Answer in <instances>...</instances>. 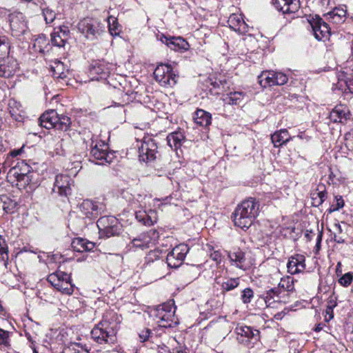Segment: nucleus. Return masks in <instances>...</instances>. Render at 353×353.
<instances>
[{
    "label": "nucleus",
    "instance_id": "obj_1",
    "mask_svg": "<svg viewBox=\"0 0 353 353\" xmlns=\"http://www.w3.org/2000/svg\"><path fill=\"white\" fill-rule=\"evenodd\" d=\"M259 212V204L254 198L244 200L238 205L232 214L234 225L243 230H248L254 223Z\"/></svg>",
    "mask_w": 353,
    "mask_h": 353
},
{
    "label": "nucleus",
    "instance_id": "obj_2",
    "mask_svg": "<svg viewBox=\"0 0 353 353\" xmlns=\"http://www.w3.org/2000/svg\"><path fill=\"white\" fill-rule=\"evenodd\" d=\"M79 209L81 214L76 216L75 219L70 214L71 224L77 230L84 228L97 218L99 214H102L105 211V207L102 203L85 199L80 204Z\"/></svg>",
    "mask_w": 353,
    "mask_h": 353
},
{
    "label": "nucleus",
    "instance_id": "obj_3",
    "mask_svg": "<svg viewBox=\"0 0 353 353\" xmlns=\"http://www.w3.org/2000/svg\"><path fill=\"white\" fill-rule=\"evenodd\" d=\"M112 311H107L102 320L91 331L92 339L99 344H114L117 341L116 332L110 326V320L114 316Z\"/></svg>",
    "mask_w": 353,
    "mask_h": 353
},
{
    "label": "nucleus",
    "instance_id": "obj_4",
    "mask_svg": "<svg viewBox=\"0 0 353 353\" xmlns=\"http://www.w3.org/2000/svg\"><path fill=\"white\" fill-rule=\"evenodd\" d=\"M39 125L46 129L56 128L68 130L71 125V119L66 115H59L54 110L44 112L39 119Z\"/></svg>",
    "mask_w": 353,
    "mask_h": 353
},
{
    "label": "nucleus",
    "instance_id": "obj_5",
    "mask_svg": "<svg viewBox=\"0 0 353 353\" xmlns=\"http://www.w3.org/2000/svg\"><path fill=\"white\" fill-rule=\"evenodd\" d=\"M137 148L139 159L142 162H152L159 154L157 142L151 136H145L140 141H137Z\"/></svg>",
    "mask_w": 353,
    "mask_h": 353
},
{
    "label": "nucleus",
    "instance_id": "obj_6",
    "mask_svg": "<svg viewBox=\"0 0 353 353\" xmlns=\"http://www.w3.org/2000/svg\"><path fill=\"white\" fill-rule=\"evenodd\" d=\"M97 225L101 237L110 238L118 236L122 230L119 220L113 216H103L100 217Z\"/></svg>",
    "mask_w": 353,
    "mask_h": 353
},
{
    "label": "nucleus",
    "instance_id": "obj_7",
    "mask_svg": "<svg viewBox=\"0 0 353 353\" xmlns=\"http://www.w3.org/2000/svg\"><path fill=\"white\" fill-rule=\"evenodd\" d=\"M79 31L88 39L94 40L104 32V26L97 19L84 18L77 25Z\"/></svg>",
    "mask_w": 353,
    "mask_h": 353
},
{
    "label": "nucleus",
    "instance_id": "obj_8",
    "mask_svg": "<svg viewBox=\"0 0 353 353\" xmlns=\"http://www.w3.org/2000/svg\"><path fill=\"white\" fill-rule=\"evenodd\" d=\"M159 236V232L156 230H150L131 239L127 245V248L130 251H136L139 249L145 250L154 244Z\"/></svg>",
    "mask_w": 353,
    "mask_h": 353
},
{
    "label": "nucleus",
    "instance_id": "obj_9",
    "mask_svg": "<svg viewBox=\"0 0 353 353\" xmlns=\"http://www.w3.org/2000/svg\"><path fill=\"white\" fill-rule=\"evenodd\" d=\"M154 79L164 87H172L176 83L178 76L174 72L171 65L161 63L154 71Z\"/></svg>",
    "mask_w": 353,
    "mask_h": 353
},
{
    "label": "nucleus",
    "instance_id": "obj_10",
    "mask_svg": "<svg viewBox=\"0 0 353 353\" xmlns=\"http://www.w3.org/2000/svg\"><path fill=\"white\" fill-rule=\"evenodd\" d=\"M108 149V145L104 141H99L97 143L90 151L91 157L93 158L92 161L99 165L110 163L114 158V154Z\"/></svg>",
    "mask_w": 353,
    "mask_h": 353
},
{
    "label": "nucleus",
    "instance_id": "obj_11",
    "mask_svg": "<svg viewBox=\"0 0 353 353\" xmlns=\"http://www.w3.org/2000/svg\"><path fill=\"white\" fill-rule=\"evenodd\" d=\"M114 69L112 63H108L104 60L94 61L89 68V75L92 81L99 79H105L110 72Z\"/></svg>",
    "mask_w": 353,
    "mask_h": 353
},
{
    "label": "nucleus",
    "instance_id": "obj_12",
    "mask_svg": "<svg viewBox=\"0 0 353 353\" xmlns=\"http://www.w3.org/2000/svg\"><path fill=\"white\" fill-rule=\"evenodd\" d=\"M188 252L189 247L186 244L182 243L175 246L167 255L166 263L168 266L174 269L180 267Z\"/></svg>",
    "mask_w": 353,
    "mask_h": 353
},
{
    "label": "nucleus",
    "instance_id": "obj_13",
    "mask_svg": "<svg viewBox=\"0 0 353 353\" xmlns=\"http://www.w3.org/2000/svg\"><path fill=\"white\" fill-rule=\"evenodd\" d=\"M157 38L172 50L183 52L190 48L188 42L181 37H174L160 33L157 35Z\"/></svg>",
    "mask_w": 353,
    "mask_h": 353
},
{
    "label": "nucleus",
    "instance_id": "obj_14",
    "mask_svg": "<svg viewBox=\"0 0 353 353\" xmlns=\"http://www.w3.org/2000/svg\"><path fill=\"white\" fill-rule=\"evenodd\" d=\"M235 332L236 339L239 343L248 345L252 340L257 341L259 339V331L250 326H238L235 329Z\"/></svg>",
    "mask_w": 353,
    "mask_h": 353
},
{
    "label": "nucleus",
    "instance_id": "obj_15",
    "mask_svg": "<svg viewBox=\"0 0 353 353\" xmlns=\"http://www.w3.org/2000/svg\"><path fill=\"white\" fill-rule=\"evenodd\" d=\"M351 117L350 108L345 104H339L332 110L327 119L332 123H345Z\"/></svg>",
    "mask_w": 353,
    "mask_h": 353
},
{
    "label": "nucleus",
    "instance_id": "obj_16",
    "mask_svg": "<svg viewBox=\"0 0 353 353\" xmlns=\"http://www.w3.org/2000/svg\"><path fill=\"white\" fill-rule=\"evenodd\" d=\"M313 34L318 41H325L330 34V28L321 18L316 17L310 21Z\"/></svg>",
    "mask_w": 353,
    "mask_h": 353
},
{
    "label": "nucleus",
    "instance_id": "obj_17",
    "mask_svg": "<svg viewBox=\"0 0 353 353\" xmlns=\"http://www.w3.org/2000/svg\"><path fill=\"white\" fill-rule=\"evenodd\" d=\"M261 298L265 301L267 307H274L273 304L278 303H288V299L277 287H274L264 292Z\"/></svg>",
    "mask_w": 353,
    "mask_h": 353
},
{
    "label": "nucleus",
    "instance_id": "obj_18",
    "mask_svg": "<svg viewBox=\"0 0 353 353\" xmlns=\"http://www.w3.org/2000/svg\"><path fill=\"white\" fill-rule=\"evenodd\" d=\"M272 275L276 276L277 279H280L277 288H279L280 291L283 292V294L288 297L289 302L290 296L293 295L295 292V280L290 276L280 278V272L279 270H276Z\"/></svg>",
    "mask_w": 353,
    "mask_h": 353
},
{
    "label": "nucleus",
    "instance_id": "obj_19",
    "mask_svg": "<svg viewBox=\"0 0 353 353\" xmlns=\"http://www.w3.org/2000/svg\"><path fill=\"white\" fill-rule=\"evenodd\" d=\"M10 17V23L12 34L17 37L23 35L27 30L23 14L21 12H18L12 14Z\"/></svg>",
    "mask_w": 353,
    "mask_h": 353
},
{
    "label": "nucleus",
    "instance_id": "obj_20",
    "mask_svg": "<svg viewBox=\"0 0 353 353\" xmlns=\"http://www.w3.org/2000/svg\"><path fill=\"white\" fill-rule=\"evenodd\" d=\"M305 268V257L304 255L296 254L289 258L287 268L288 272L290 274L303 272Z\"/></svg>",
    "mask_w": 353,
    "mask_h": 353
},
{
    "label": "nucleus",
    "instance_id": "obj_21",
    "mask_svg": "<svg viewBox=\"0 0 353 353\" xmlns=\"http://www.w3.org/2000/svg\"><path fill=\"white\" fill-rule=\"evenodd\" d=\"M53 192L60 196H68L71 192L70 178L68 175L59 174L56 176Z\"/></svg>",
    "mask_w": 353,
    "mask_h": 353
},
{
    "label": "nucleus",
    "instance_id": "obj_22",
    "mask_svg": "<svg viewBox=\"0 0 353 353\" xmlns=\"http://www.w3.org/2000/svg\"><path fill=\"white\" fill-rule=\"evenodd\" d=\"M272 4L283 14H294L300 8L299 0H272Z\"/></svg>",
    "mask_w": 353,
    "mask_h": 353
},
{
    "label": "nucleus",
    "instance_id": "obj_23",
    "mask_svg": "<svg viewBox=\"0 0 353 353\" xmlns=\"http://www.w3.org/2000/svg\"><path fill=\"white\" fill-rule=\"evenodd\" d=\"M228 256L231 265L242 270H247L250 268L249 263L247 262L245 254L242 250L237 249L234 251L229 252Z\"/></svg>",
    "mask_w": 353,
    "mask_h": 353
},
{
    "label": "nucleus",
    "instance_id": "obj_24",
    "mask_svg": "<svg viewBox=\"0 0 353 353\" xmlns=\"http://www.w3.org/2000/svg\"><path fill=\"white\" fill-rule=\"evenodd\" d=\"M228 23L230 29L240 34H245L249 32V26L245 22L241 14L233 13L230 14Z\"/></svg>",
    "mask_w": 353,
    "mask_h": 353
},
{
    "label": "nucleus",
    "instance_id": "obj_25",
    "mask_svg": "<svg viewBox=\"0 0 353 353\" xmlns=\"http://www.w3.org/2000/svg\"><path fill=\"white\" fill-rule=\"evenodd\" d=\"M17 62L12 57L0 59V77L8 78L14 75L17 69Z\"/></svg>",
    "mask_w": 353,
    "mask_h": 353
},
{
    "label": "nucleus",
    "instance_id": "obj_26",
    "mask_svg": "<svg viewBox=\"0 0 353 353\" xmlns=\"http://www.w3.org/2000/svg\"><path fill=\"white\" fill-rule=\"evenodd\" d=\"M70 30L68 27H59L51 34L52 43L57 47H63L69 37Z\"/></svg>",
    "mask_w": 353,
    "mask_h": 353
},
{
    "label": "nucleus",
    "instance_id": "obj_27",
    "mask_svg": "<svg viewBox=\"0 0 353 353\" xmlns=\"http://www.w3.org/2000/svg\"><path fill=\"white\" fill-rule=\"evenodd\" d=\"M137 220L145 225H152L157 221V212L153 210H141L135 212Z\"/></svg>",
    "mask_w": 353,
    "mask_h": 353
},
{
    "label": "nucleus",
    "instance_id": "obj_28",
    "mask_svg": "<svg viewBox=\"0 0 353 353\" xmlns=\"http://www.w3.org/2000/svg\"><path fill=\"white\" fill-rule=\"evenodd\" d=\"M215 282L221 286V293L224 294L236 288L240 285V279L239 277H227L223 278V279L216 278Z\"/></svg>",
    "mask_w": 353,
    "mask_h": 353
},
{
    "label": "nucleus",
    "instance_id": "obj_29",
    "mask_svg": "<svg viewBox=\"0 0 353 353\" xmlns=\"http://www.w3.org/2000/svg\"><path fill=\"white\" fill-rule=\"evenodd\" d=\"M25 170L27 172H20L17 168H12L9 171L10 176H13L16 179L17 185H18L19 188H25L30 181V177L27 174L29 172V167L27 166V165H25Z\"/></svg>",
    "mask_w": 353,
    "mask_h": 353
},
{
    "label": "nucleus",
    "instance_id": "obj_30",
    "mask_svg": "<svg viewBox=\"0 0 353 353\" xmlns=\"http://www.w3.org/2000/svg\"><path fill=\"white\" fill-rule=\"evenodd\" d=\"M346 14V9L341 7H336L332 11L325 14V17L329 21L335 24H340L345 21Z\"/></svg>",
    "mask_w": 353,
    "mask_h": 353
},
{
    "label": "nucleus",
    "instance_id": "obj_31",
    "mask_svg": "<svg viewBox=\"0 0 353 353\" xmlns=\"http://www.w3.org/2000/svg\"><path fill=\"white\" fill-rule=\"evenodd\" d=\"M71 246L74 251L83 252L92 250L95 247V244L82 238H75L72 240Z\"/></svg>",
    "mask_w": 353,
    "mask_h": 353
},
{
    "label": "nucleus",
    "instance_id": "obj_32",
    "mask_svg": "<svg viewBox=\"0 0 353 353\" xmlns=\"http://www.w3.org/2000/svg\"><path fill=\"white\" fill-rule=\"evenodd\" d=\"M194 122L202 127L206 128L211 124V114L201 109H198L194 113Z\"/></svg>",
    "mask_w": 353,
    "mask_h": 353
},
{
    "label": "nucleus",
    "instance_id": "obj_33",
    "mask_svg": "<svg viewBox=\"0 0 353 353\" xmlns=\"http://www.w3.org/2000/svg\"><path fill=\"white\" fill-rule=\"evenodd\" d=\"M169 146L174 150L179 148L185 141V136L181 131H175L170 133L167 137Z\"/></svg>",
    "mask_w": 353,
    "mask_h": 353
},
{
    "label": "nucleus",
    "instance_id": "obj_34",
    "mask_svg": "<svg viewBox=\"0 0 353 353\" xmlns=\"http://www.w3.org/2000/svg\"><path fill=\"white\" fill-rule=\"evenodd\" d=\"M70 281V274L62 271H57L48 276V281L57 289L62 281Z\"/></svg>",
    "mask_w": 353,
    "mask_h": 353
},
{
    "label": "nucleus",
    "instance_id": "obj_35",
    "mask_svg": "<svg viewBox=\"0 0 353 353\" xmlns=\"http://www.w3.org/2000/svg\"><path fill=\"white\" fill-rule=\"evenodd\" d=\"M272 141L275 147H279L290 140V137L286 129L275 132L271 137Z\"/></svg>",
    "mask_w": 353,
    "mask_h": 353
},
{
    "label": "nucleus",
    "instance_id": "obj_36",
    "mask_svg": "<svg viewBox=\"0 0 353 353\" xmlns=\"http://www.w3.org/2000/svg\"><path fill=\"white\" fill-rule=\"evenodd\" d=\"M274 71L266 70L263 71L262 73L258 77L259 83L263 88L274 85Z\"/></svg>",
    "mask_w": 353,
    "mask_h": 353
},
{
    "label": "nucleus",
    "instance_id": "obj_37",
    "mask_svg": "<svg viewBox=\"0 0 353 353\" xmlns=\"http://www.w3.org/2000/svg\"><path fill=\"white\" fill-rule=\"evenodd\" d=\"M174 310H172L171 303H168V309L164 312V315L161 316V321H158L159 326L162 327H170L172 325V319Z\"/></svg>",
    "mask_w": 353,
    "mask_h": 353
},
{
    "label": "nucleus",
    "instance_id": "obj_38",
    "mask_svg": "<svg viewBox=\"0 0 353 353\" xmlns=\"http://www.w3.org/2000/svg\"><path fill=\"white\" fill-rule=\"evenodd\" d=\"M48 46L49 41L47 37L43 34L39 35L37 38H36L34 40V42L32 43V48L34 51L42 54L45 53L46 50L48 48Z\"/></svg>",
    "mask_w": 353,
    "mask_h": 353
},
{
    "label": "nucleus",
    "instance_id": "obj_39",
    "mask_svg": "<svg viewBox=\"0 0 353 353\" xmlns=\"http://www.w3.org/2000/svg\"><path fill=\"white\" fill-rule=\"evenodd\" d=\"M53 75L57 79H64L67 77L68 70L65 69L64 64L60 61L54 62V65L52 66Z\"/></svg>",
    "mask_w": 353,
    "mask_h": 353
},
{
    "label": "nucleus",
    "instance_id": "obj_40",
    "mask_svg": "<svg viewBox=\"0 0 353 353\" xmlns=\"http://www.w3.org/2000/svg\"><path fill=\"white\" fill-rule=\"evenodd\" d=\"M327 198V192L321 190L311 194L312 205L314 207H319L325 201Z\"/></svg>",
    "mask_w": 353,
    "mask_h": 353
},
{
    "label": "nucleus",
    "instance_id": "obj_41",
    "mask_svg": "<svg viewBox=\"0 0 353 353\" xmlns=\"http://www.w3.org/2000/svg\"><path fill=\"white\" fill-rule=\"evenodd\" d=\"M108 23L110 33L113 36L119 35L121 30V27L119 24L117 19L110 16L108 19Z\"/></svg>",
    "mask_w": 353,
    "mask_h": 353
},
{
    "label": "nucleus",
    "instance_id": "obj_42",
    "mask_svg": "<svg viewBox=\"0 0 353 353\" xmlns=\"http://www.w3.org/2000/svg\"><path fill=\"white\" fill-rule=\"evenodd\" d=\"M244 94L241 92H230L224 99L226 103L230 105H238L243 100Z\"/></svg>",
    "mask_w": 353,
    "mask_h": 353
},
{
    "label": "nucleus",
    "instance_id": "obj_43",
    "mask_svg": "<svg viewBox=\"0 0 353 353\" xmlns=\"http://www.w3.org/2000/svg\"><path fill=\"white\" fill-rule=\"evenodd\" d=\"M74 289V285L72 283V280L70 281H65L64 282L62 281L60 286H59L57 290L59 292H61L62 294H67V295H71Z\"/></svg>",
    "mask_w": 353,
    "mask_h": 353
},
{
    "label": "nucleus",
    "instance_id": "obj_44",
    "mask_svg": "<svg viewBox=\"0 0 353 353\" xmlns=\"http://www.w3.org/2000/svg\"><path fill=\"white\" fill-rule=\"evenodd\" d=\"M10 51V45L5 36H0V59L8 57Z\"/></svg>",
    "mask_w": 353,
    "mask_h": 353
},
{
    "label": "nucleus",
    "instance_id": "obj_45",
    "mask_svg": "<svg viewBox=\"0 0 353 353\" xmlns=\"http://www.w3.org/2000/svg\"><path fill=\"white\" fill-rule=\"evenodd\" d=\"M44 20L47 24H50L54 21L56 18L54 11L47 6L41 10Z\"/></svg>",
    "mask_w": 353,
    "mask_h": 353
},
{
    "label": "nucleus",
    "instance_id": "obj_46",
    "mask_svg": "<svg viewBox=\"0 0 353 353\" xmlns=\"http://www.w3.org/2000/svg\"><path fill=\"white\" fill-rule=\"evenodd\" d=\"M168 303H165L159 305L152 311V316L157 322L158 321H161V316L164 315L163 313L168 309Z\"/></svg>",
    "mask_w": 353,
    "mask_h": 353
},
{
    "label": "nucleus",
    "instance_id": "obj_47",
    "mask_svg": "<svg viewBox=\"0 0 353 353\" xmlns=\"http://www.w3.org/2000/svg\"><path fill=\"white\" fill-rule=\"evenodd\" d=\"M17 207V203L9 198H6L3 202V210L8 214H12L14 212Z\"/></svg>",
    "mask_w": 353,
    "mask_h": 353
},
{
    "label": "nucleus",
    "instance_id": "obj_48",
    "mask_svg": "<svg viewBox=\"0 0 353 353\" xmlns=\"http://www.w3.org/2000/svg\"><path fill=\"white\" fill-rule=\"evenodd\" d=\"M274 85H282L288 82V77L287 74L276 71H274Z\"/></svg>",
    "mask_w": 353,
    "mask_h": 353
},
{
    "label": "nucleus",
    "instance_id": "obj_49",
    "mask_svg": "<svg viewBox=\"0 0 353 353\" xmlns=\"http://www.w3.org/2000/svg\"><path fill=\"white\" fill-rule=\"evenodd\" d=\"M254 297V292L250 288H247L242 291L241 299L243 303H249Z\"/></svg>",
    "mask_w": 353,
    "mask_h": 353
},
{
    "label": "nucleus",
    "instance_id": "obj_50",
    "mask_svg": "<svg viewBox=\"0 0 353 353\" xmlns=\"http://www.w3.org/2000/svg\"><path fill=\"white\" fill-rule=\"evenodd\" d=\"M161 254V252L159 250H150L145 256V263L148 264L159 259Z\"/></svg>",
    "mask_w": 353,
    "mask_h": 353
},
{
    "label": "nucleus",
    "instance_id": "obj_51",
    "mask_svg": "<svg viewBox=\"0 0 353 353\" xmlns=\"http://www.w3.org/2000/svg\"><path fill=\"white\" fill-rule=\"evenodd\" d=\"M336 204H333L330 206V208L327 210L329 214L332 213L339 209L342 208L344 206V201L341 196H336L335 197Z\"/></svg>",
    "mask_w": 353,
    "mask_h": 353
},
{
    "label": "nucleus",
    "instance_id": "obj_52",
    "mask_svg": "<svg viewBox=\"0 0 353 353\" xmlns=\"http://www.w3.org/2000/svg\"><path fill=\"white\" fill-rule=\"evenodd\" d=\"M5 256L8 258V246L5 239L0 235V259L5 260Z\"/></svg>",
    "mask_w": 353,
    "mask_h": 353
},
{
    "label": "nucleus",
    "instance_id": "obj_53",
    "mask_svg": "<svg viewBox=\"0 0 353 353\" xmlns=\"http://www.w3.org/2000/svg\"><path fill=\"white\" fill-rule=\"evenodd\" d=\"M353 280V274L352 272H347L343 275L339 280V283L345 287L348 286Z\"/></svg>",
    "mask_w": 353,
    "mask_h": 353
},
{
    "label": "nucleus",
    "instance_id": "obj_54",
    "mask_svg": "<svg viewBox=\"0 0 353 353\" xmlns=\"http://www.w3.org/2000/svg\"><path fill=\"white\" fill-rule=\"evenodd\" d=\"M152 330L150 329H145L143 330H141L140 333L139 334V336L140 338V340L141 342H149L150 338L151 336Z\"/></svg>",
    "mask_w": 353,
    "mask_h": 353
},
{
    "label": "nucleus",
    "instance_id": "obj_55",
    "mask_svg": "<svg viewBox=\"0 0 353 353\" xmlns=\"http://www.w3.org/2000/svg\"><path fill=\"white\" fill-rule=\"evenodd\" d=\"M0 339L1 340V344L6 346L9 345L8 332L0 328Z\"/></svg>",
    "mask_w": 353,
    "mask_h": 353
},
{
    "label": "nucleus",
    "instance_id": "obj_56",
    "mask_svg": "<svg viewBox=\"0 0 353 353\" xmlns=\"http://www.w3.org/2000/svg\"><path fill=\"white\" fill-rule=\"evenodd\" d=\"M210 258L216 262V263H220L222 261V256L220 251L216 250L211 253Z\"/></svg>",
    "mask_w": 353,
    "mask_h": 353
},
{
    "label": "nucleus",
    "instance_id": "obj_57",
    "mask_svg": "<svg viewBox=\"0 0 353 353\" xmlns=\"http://www.w3.org/2000/svg\"><path fill=\"white\" fill-rule=\"evenodd\" d=\"M149 342H151L153 344H157V345L161 343L158 334L156 332H153L152 331Z\"/></svg>",
    "mask_w": 353,
    "mask_h": 353
},
{
    "label": "nucleus",
    "instance_id": "obj_58",
    "mask_svg": "<svg viewBox=\"0 0 353 353\" xmlns=\"http://www.w3.org/2000/svg\"><path fill=\"white\" fill-rule=\"evenodd\" d=\"M157 350L159 353H170V349L163 343L157 345Z\"/></svg>",
    "mask_w": 353,
    "mask_h": 353
},
{
    "label": "nucleus",
    "instance_id": "obj_59",
    "mask_svg": "<svg viewBox=\"0 0 353 353\" xmlns=\"http://www.w3.org/2000/svg\"><path fill=\"white\" fill-rule=\"evenodd\" d=\"M345 83L349 92L353 93V77L351 78H347L345 81Z\"/></svg>",
    "mask_w": 353,
    "mask_h": 353
},
{
    "label": "nucleus",
    "instance_id": "obj_60",
    "mask_svg": "<svg viewBox=\"0 0 353 353\" xmlns=\"http://www.w3.org/2000/svg\"><path fill=\"white\" fill-rule=\"evenodd\" d=\"M30 3L39 7L41 10L47 6L44 0H32Z\"/></svg>",
    "mask_w": 353,
    "mask_h": 353
},
{
    "label": "nucleus",
    "instance_id": "obj_61",
    "mask_svg": "<svg viewBox=\"0 0 353 353\" xmlns=\"http://www.w3.org/2000/svg\"><path fill=\"white\" fill-rule=\"evenodd\" d=\"M23 152V147L20 149L13 150L10 152V154L12 157H17L20 155Z\"/></svg>",
    "mask_w": 353,
    "mask_h": 353
},
{
    "label": "nucleus",
    "instance_id": "obj_62",
    "mask_svg": "<svg viewBox=\"0 0 353 353\" xmlns=\"http://www.w3.org/2000/svg\"><path fill=\"white\" fill-rule=\"evenodd\" d=\"M336 306V302L332 296L330 297L327 307L334 309Z\"/></svg>",
    "mask_w": 353,
    "mask_h": 353
},
{
    "label": "nucleus",
    "instance_id": "obj_63",
    "mask_svg": "<svg viewBox=\"0 0 353 353\" xmlns=\"http://www.w3.org/2000/svg\"><path fill=\"white\" fill-rule=\"evenodd\" d=\"M333 239L337 243H345V239H343L341 236L336 235V234H334Z\"/></svg>",
    "mask_w": 353,
    "mask_h": 353
},
{
    "label": "nucleus",
    "instance_id": "obj_64",
    "mask_svg": "<svg viewBox=\"0 0 353 353\" xmlns=\"http://www.w3.org/2000/svg\"><path fill=\"white\" fill-rule=\"evenodd\" d=\"M325 312H326L327 314L329 315L328 321L332 319H333V317H334L333 309H332V308H330L329 307H327L326 310H325Z\"/></svg>",
    "mask_w": 353,
    "mask_h": 353
}]
</instances>
